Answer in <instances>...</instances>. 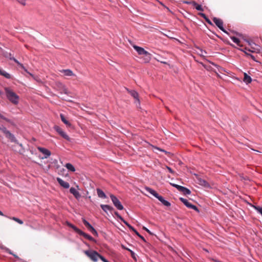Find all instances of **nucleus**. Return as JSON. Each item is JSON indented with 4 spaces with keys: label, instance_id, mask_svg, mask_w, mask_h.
<instances>
[{
    "label": "nucleus",
    "instance_id": "nucleus-21",
    "mask_svg": "<svg viewBox=\"0 0 262 262\" xmlns=\"http://www.w3.org/2000/svg\"><path fill=\"white\" fill-rule=\"evenodd\" d=\"M97 192L98 196L99 198H102V199H105L106 198L105 194L101 189H100L99 188H97Z\"/></svg>",
    "mask_w": 262,
    "mask_h": 262
},
{
    "label": "nucleus",
    "instance_id": "nucleus-29",
    "mask_svg": "<svg viewBox=\"0 0 262 262\" xmlns=\"http://www.w3.org/2000/svg\"><path fill=\"white\" fill-rule=\"evenodd\" d=\"M78 234L83 236V237H84L85 238H87V236L89 235V234H88L87 233L83 232L82 231H81V230L79 231V232H78Z\"/></svg>",
    "mask_w": 262,
    "mask_h": 262
},
{
    "label": "nucleus",
    "instance_id": "nucleus-18",
    "mask_svg": "<svg viewBox=\"0 0 262 262\" xmlns=\"http://www.w3.org/2000/svg\"><path fill=\"white\" fill-rule=\"evenodd\" d=\"M151 58V55L149 53L147 52L143 57V60L144 62L148 63L149 62Z\"/></svg>",
    "mask_w": 262,
    "mask_h": 262
},
{
    "label": "nucleus",
    "instance_id": "nucleus-23",
    "mask_svg": "<svg viewBox=\"0 0 262 262\" xmlns=\"http://www.w3.org/2000/svg\"><path fill=\"white\" fill-rule=\"evenodd\" d=\"M0 75L7 79H10L11 78V75L9 73L1 69H0Z\"/></svg>",
    "mask_w": 262,
    "mask_h": 262
},
{
    "label": "nucleus",
    "instance_id": "nucleus-32",
    "mask_svg": "<svg viewBox=\"0 0 262 262\" xmlns=\"http://www.w3.org/2000/svg\"><path fill=\"white\" fill-rule=\"evenodd\" d=\"M115 214L119 218L122 222L124 220L123 218L117 212H115Z\"/></svg>",
    "mask_w": 262,
    "mask_h": 262
},
{
    "label": "nucleus",
    "instance_id": "nucleus-28",
    "mask_svg": "<svg viewBox=\"0 0 262 262\" xmlns=\"http://www.w3.org/2000/svg\"><path fill=\"white\" fill-rule=\"evenodd\" d=\"M253 207L262 215V208L256 206H253Z\"/></svg>",
    "mask_w": 262,
    "mask_h": 262
},
{
    "label": "nucleus",
    "instance_id": "nucleus-48",
    "mask_svg": "<svg viewBox=\"0 0 262 262\" xmlns=\"http://www.w3.org/2000/svg\"><path fill=\"white\" fill-rule=\"evenodd\" d=\"M241 50L244 51L247 55H250L253 59H254V57L252 55L248 54L245 51H244L243 50Z\"/></svg>",
    "mask_w": 262,
    "mask_h": 262
},
{
    "label": "nucleus",
    "instance_id": "nucleus-14",
    "mask_svg": "<svg viewBox=\"0 0 262 262\" xmlns=\"http://www.w3.org/2000/svg\"><path fill=\"white\" fill-rule=\"evenodd\" d=\"M133 47L139 55H144L148 52L147 51H145L143 48L138 47L137 46L135 45L133 46Z\"/></svg>",
    "mask_w": 262,
    "mask_h": 262
},
{
    "label": "nucleus",
    "instance_id": "nucleus-22",
    "mask_svg": "<svg viewBox=\"0 0 262 262\" xmlns=\"http://www.w3.org/2000/svg\"><path fill=\"white\" fill-rule=\"evenodd\" d=\"M244 81L247 83V84H248V83H250L252 81V79L250 77V76H249V75H248V74L246 73H244V79H243Z\"/></svg>",
    "mask_w": 262,
    "mask_h": 262
},
{
    "label": "nucleus",
    "instance_id": "nucleus-2",
    "mask_svg": "<svg viewBox=\"0 0 262 262\" xmlns=\"http://www.w3.org/2000/svg\"><path fill=\"white\" fill-rule=\"evenodd\" d=\"M5 92L7 98L13 104H16L18 102L19 97L11 90L5 88Z\"/></svg>",
    "mask_w": 262,
    "mask_h": 262
},
{
    "label": "nucleus",
    "instance_id": "nucleus-26",
    "mask_svg": "<svg viewBox=\"0 0 262 262\" xmlns=\"http://www.w3.org/2000/svg\"><path fill=\"white\" fill-rule=\"evenodd\" d=\"M67 225L71 228H72L76 232H77V233H78V232H79V231L80 230V229H79L78 228H77L75 226H74V225L70 223H67Z\"/></svg>",
    "mask_w": 262,
    "mask_h": 262
},
{
    "label": "nucleus",
    "instance_id": "nucleus-54",
    "mask_svg": "<svg viewBox=\"0 0 262 262\" xmlns=\"http://www.w3.org/2000/svg\"><path fill=\"white\" fill-rule=\"evenodd\" d=\"M0 215H2V216L4 215V214L3 213V212L1 210H0Z\"/></svg>",
    "mask_w": 262,
    "mask_h": 262
},
{
    "label": "nucleus",
    "instance_id": "nucleus-56",
    "mask_svg": "<svg viewBox=\"0 0 262 262\" xmlns=\"http://www.w3.org/2000/svg\"><path fill=\"white\" fill-rule=\"evenodd\" d=\"M1 94H2V92L0 91V95H1Z\"/></svg>",
    "mask_w": 262,
    "mask_h": 262
},
{
    "label": "nucleus",
    "instance_id": "nucleus-1",
    "mask_svg": "<svg viewBox=\"0 0 262 262\" xmlns=\"http://www.w3.org/2000/svg\"><path fill=\"white\" fill-rule=\"evenodd\" d=\"M145 189L148 192L150 193L151 194H152L155 197L157 198L159 200V201H160L164 205L167 207L170 206V203L169 202L165 200L162 196L159 195V194L154 189L148 187H145Z\"/></svg>",
    "mask_w": 262,
    "mask_h": 262
},
{
    "label": "nucleus",
    "instance_id": "nucleus-37",
    "mask_svg": "<svg viewBox=\"0 0 262 262\" xmlns=\"http://www.w3.org/2000/svg\"><path fill=\"white\" fill-rule=\"evenodd\" d=\"M19 3L21 4L22 5H26V0H16Z\"/></svg>",
    "mask_w": 262,
    "mask_h": 262
},
{
    "label": "nucleus",
    "instance_id": "nucleus-46",
    "mask_svg": "<svg viewBox=\"0 0 262 262\" xmlns=\"http://www.w3.org/2000/svg\"><path fill=\"white\" fill-rule=\"evenodd\" d=\"M6 251H7V252H8L9 253H10V254L13 255L14 256H15V257H16V255H14V254H13L11 252V251L9 249H6Z\"/></svg>",
    "mask_w": 262,
    "mask_h": 262
},
{
    "label": "nucleus",
    "instance_id": "nucleus-25",
    "mask_svg": "<svg viewBox=\"0 0 262 262\" xmlns=\"http://www.w3.org/2000/svg\"><path fill=\"white\" fill-rule=\"evenodd\" d=\"M231 39L233 40V41L235 43H236L238 46L242 47V45H241V41L237 38L234 37V36H231L230 37Z\"/></svg>",
    "mask_w": 262,
    "mask_h": 262
},
{
    "label": "nucleus",
    "instance_id": "nucleus-43",
    "mask_svg": "<svg viewBox=\"0 0 262 262\" xmlns=\"http://www.w3.org/2000/svg\"><path fill=\"white\" fill-rule=\"evenodd\" d=\"M205 20H206V21L208 24H210V25H212V23H211V20H210L208 17H207L206 19H205Z\"/></svg>",
    "mask_w": 262,
    "mask_h": 262
},
{
    "label": "nucleus",
    "instance_id": "nucleus-33",
    "mask_svg": "<svg viewBox=\"0 0 262 262\" xmlns=\"http://www.w3.org/2000/svg\"><path fill=\"white\" fill-rule=\"evenodd\" d=\"M195 9L199 11H203V9L202 8L201 5H199V4L196 6Z\"/></svg>",
    "mask_w": 262,
    "mask_h": 262
},
{
    "label": "nucleus",
    "instance_id": "nucleus-45",
    "mask_svg": "<svg viewBox=\"0 0 262 262\" xmlns=\"http://www.w3.org/2000/svg\"><path fill=\"white\" fill-rule=\"evenodd\" d=\"M191 4L193 5V6L195 7V8L196 7V6L198 5L196 2H195V1H192Z\"/></svg>",
    "mask_w": 262,
    "mask_h": 262
},
{
    "label": "nucleus",
    "instance_id": "nucleus-8",
    "mask_svg": "<svg viewBox=\"0 0 262 262\" xmlns=\"http://www.w3.org/2000/svg\"><path fill=\"white\" fill-rule=\"evenodd\" d=\"M110 198L114 205V206L120 210L123 209V206L121 204L120 201L113 194L110 195Z\"/></svg>",
    "mask_w": 262,
    "mask_h": 262
},
{
    "label": "nucleus",
    "instance_id": "nucleus-55",
    "mask_svg": "<svg viewBox=\"0 0 262 262\" xmlns=\"http://www.w3.org/2000/svg\"><path fill=\"white\" fill-rule=\"evenodd\" d=\"M248 43L249 45L252 46V44L250 42H248Z\"/></svg>",
    "mask_w": 262,
    "mask_h": 262
},
{
    "label": "nucleus",
    "instance_id": "nucleus-27",
    "mask_svg": "<svg viewBox=\"0 0 262 262\" xmlns=\"http://www.w3.org/2000/svg\"><path fill=\"white\" fill-rule=\"evenodd\" d=\"M10 219L15 221V222H17L19 224H23V222L21 220H20V219H18L17 217H11V218H10Z\"/></svg>",
    "mask_w": 262,
    "mask_h": 262
},
{
    "label": "nucleus",
    "instance_id": "nucleus-10",
    "mask_svg": "<svg viewBox=\"0 0 262 262\" xmlns=\"http://www.w3.org/2000/svg\"><path fill=\"white\" fill-rule=\"evenodd\" d=\"M82 222L85 227L88 230L92 232V233L95 236H98V233L96 230L92 226V225L85 219H82Z\"/></svg>",
    "mask_w": 262,
    "mask_h": 262
},
{
    "label": "nucleus",
    "instance_id": "nucleus-15",
    "mask_svg": "<svg viewBox=\"0 0 262 262\" xmlns=\"http://www.w3.org/2000/svg\"><path fill=\"white\" fill-rule=\"evenodd\" d=\"M57 181L58 183L62 187L64 188H69L70 187V185L69 183L63 181L62 179L59 178H57Z\"/></svg>",
    "mask_w": 262,
    "mask_h": 262
},
{
    "label": "nucleus",
    "instance_id": "nucleus-30",
    "mask_svg": "<svg viewBox=\"0 0 262 262\" xmlns=\"http://www.w3.org/2000/svg\"><path fill=\"white\" fill-rule=\"evenodd\" d=\"M199 181H200V184L201 185H203V186H206L207 185H208V183H207L206 181H205V180H204L200 179V180H199Z\"/></svg>",
    "mask_w": 262,
    "mask_h": 262
},
{
    "label": "nucleus",
    "instance_id": "nucleus-47",
    "mask_svg": "<svg viewBox=\"0 0 262 262\" xmlns=\"http://www.w3.org/2000/svg\"><path fill=\"white\" fill-rule=\"evenodd\" d=\"M170 185H172V186L176 188H177V186H179V185L175 184L173 183H170Z\"/></svg>",
    "mask_w": 262,
    "mask_h": 262
},
{
    "label": "nucleus",
    "instance_id": "nucleus-12",
    "mask_svg": "<svg viewBox=\"0 0 262 262\" xmlns=\"http://www.w3.org/2000/svg\"><path fill=\"white\" fill-rule=\"evenodd\" d=\"M126 90L131 95V96L136 100L135 102H137L138 104H140L138 93L134 90H129L127 88H126Z\"/></svg>",
    "mask_w": 262,
    "mask_h": 262
},
{
    "label": "nucleus",
    "instance_id": "nucleus-24",
    "mask_svg": "<svg viewBox=\"0 0 262 262\" xmlns=\"http://www.w3.org/2000/svg\"><path fill=\"white\" fill-rule=\"evenodd\" d=\"M65 166L70 171L73 172L75 171V168L71 163H67Z\"/></svg>",
    "mask_w": 262,
    "mask_h": 262
},
{
    "label": "nucleus",
    "instance_id": "nucleus-17",
    "mask_svg": "<svg viewBox=\"0 0 262 262\" xmlns=\"http://www.w3.org/2000/svg\"><path fill=\"white\" fill-rule=\"evenodd\" d=\"M70 192L73 194V195L76 198L78 199L80 197L79 192L76 190L74 187H71L70 189Z\"/></svg>",
    "mask_w": 262,
    "mask_h": 262
},
{
    "label": "nucleus",
    "instance_id": "nucleus-31",
    "mask_svg": "<svg viewBox=\"0 0 262 262\" xmlns=\"http://www.w3.org/2000/svg\"><path fill=\"white\" fill-rule=\"evenodd\" d=\"M123 223L126 225L129 229H133V226H132L129 224H128L126 221H125L124 220L122 221Z\"/></svg>",
    "mask_w": 262,
    "mask_h": 262
},
{
    "label": "nucleus",
    "instance_id": "nucleus-6",
    "mask_svg": "<svg viewBox=\"0 0 262 262\" xmlns=\"http://www.w3.org/2000/svg\"><path fill=\"white\" fill-rule=\"evenodd\" d=\"M0 130H1L6 136V137L9 138L11 141L14 142L15 141L14 136L7 129V128L4 126H0Z\"/></svg>",
    "mask_w": 262,
    "mask_h": 262
},
{
    "label": "nucleus",
    "instance_id": "nucleus-50",
    "mask_svg": "<svg viewBox=\"0 0 262 262\" xmlns=\"http://www.w3.org/2000/svg\"><path fill=\"white\" fill-rule=\"evenodd\" d=\"M0 117L3 119H5V120H6V118H5L3 115H2L1 114H0Z\"/></svg>",
    "mask_w": 262,
    "mask_h": 262
},
{
    "label": "nucleus",
    "instance_id": "nucleus-7",
    "mask_svg": "<svg viewBox=\"0 0 262 262\" xmlns=\"http://www.w3.org/2000/svg\"><path fill=\"white\" fill-rule=\"evenodd\" d=\"M213 21L214 23V24L216 25L217 27L221 30L224 33L229 34L228 32L225 30V29L223 27V20L219 18L214 17L213 18Z\"/></svg>",
    "mask_w": 262,
    "mask_h": 262
},
{
    "label": "nucleus",
    "instance_id": "nucleus-52",
    "mask_svg": "<svg viewBox=\"0 0 262 262\" xmlns=\"http://www.w3.org/2000/svg\"><path fill=\"white\" fill-rule=\"evenodd\" d=\"M158 61H160V60H158ZM160 62L164 64H167V63L165 61H160Z\"/></svg>",
    "mask_w": 262,
    "mask_h": 262
},
{
    "label": "nucleus",
    "instance_id": "nucleus-38",
    "mask_svg": "<svg viewBox=\"0 0 262 262\" xmlns=\"http://www.w3.org/2000/svg\"><path fill=\"white\" fill-rule=\"evenodd\" d=\"M86 239H88L91 241H93V242L95 241V239H94V238L93 237H92L91 236H90V235L87 236Z\"/></svg>",
    "mask_w": 262,
    "mask_h": 262
},
{
    "label": "nucleus",
    "instance_id": "nucleus-36",
    "mask_svg": "<svg viewBox=\"0 0 262 262\" xmlns=\"http://www.w3.org/2000/svg\"><path fill=\"white\" fill-rule=\"evenodd\" d=\"M99 258L102 260L103 262H109L106 259H105L103 256L101 255L100 254V257H99Z\"/></svg>",
    "mask_w": 262,
    "mask_h": 262
},
{
    "label": "nucleus",
    "instance_id": "nucleus-11",
    "mask_svg": "<svg viewBox=\"0 0 262 262\" xmlns=\"http://www.w3.org/2000/svg\"><path fill=\"white\" fill-rule=\"evenodd\" d=\"M54 129L64 139L67 140H70L69 137L66 134V133L63 131V130L58 126L55 125Z\"/></svg>",
    "mask_w": 262,
    "mask_h": 262
},
{
    "label": "nucleus",
    "instance_id": "nucleus-4",
    "mask_svg": "<svg viewBox=\"0 0 262 262\" xmlns=\"http://www.w3.org/2000/svg\"><path fill=\"white\" fill-rule=\"evenodd\" d=\"M54 88L57 91H59L60 93H64L66 94H68V91L66 86L61 82L57 81L54 84Z\"/></svg>",
    "mask_w": 262,
    "mask_h": 262
},
{
    "label": "nucleus",
    "instance_id": "nucleus-16",
    "mask_svg": "<svg viewBox=\"0 0 262 262\" xmlns=\"http://www.w3.org/2000/svg\"><path fill=\"white\" fill-rule=\"evenodd\" d=\"M60 72L63 73L65 76H76L73 71L70 69L61 70Z\"/></svg>",
    "mask_w": 262,
    "mask_h": 262
},
{
    "label": "nucleus",
    "instance_id": "nucleus-39",
    "mask_svg": "<svg viewBox=\"0 0 262 262\" xmlns=\"http://www.w3.org/2000/svg\"><path fill=\"white\" fill-rule=\"evenodd\" d=\"M86 239H88L91 241H93V242L95 241V239H94V238L93 237H92L91 236H90V235L87 236Z\"/></svg>",
    "mask_w": 262,
    "mask_h": 262
},
{
    "label": "nucleus",
    "instance_id": "nucleus-44",
    "mask_svg": "<svg viewBox=\"0 0 262 262\" xmlns=\"http://www.w3.org/2000/svg\"><path fill=\"white\" fill-rule=\"evenodd\" d=\"M143 229L144 230H145L146 232H147L148 233H149L150 234H152L151 232L147 228L143 227Z\"/></svg>",
    "mask_w": 262,
    "mask_h": 262
},
{
    "label": "nucleus",
    "instance_id": "nucleus-3",
    "mask_svg": "<svg viewBox=\"0 0 262 262\" xmlns=\"http://www.w3.org/2000/svg\"><path fill=\"white\" fill-rule=\"evenodd\" d=\"M84 253L94 262H97L100 257V254L93 250L84 251Z\"/></svg>",
    "mask_w": 262,
    "mask_h": 262
},
{
    "label": "nucleus",
    "instance_id": "nucleus-41",
    "mask_svg": "<svg viewBox=\"0 0 262 262\" xmlns=\"http://www.w3.org/2000/svg\"><path fill=\"white\" fill-rule=\"evenodd\" d=\"M166 168L168 169L169 172L171 173H174V171L170 167L167 166Z\"/></svg>",
    "mask_w": 262,
    "mask_h": 262
},
{
    "label": "nucleus",
    "instance_id": "nucleus-20",
    "mask_svg": "<svg viewBox=\"0 0 262 262\" xmlns=\"http://www.w3.org/2000/svg\"><path fill=\"white\" fill-rule=\"evenodd\" d=\"M100 207L105 212H107V210L112 211L113 210V208L112 206L107 205H101Z\"/></svg>",
    "mask_w": 262,
    "mask_h": 262
},
{
    "label": "nucleus",
    "instance_id": "nucleus-19",
    "mask_svg": "<svg viewBox=\"0 0 262 262\" xmlns=\"http://www.w3.org/2000/svg\"><path fill=\"white\" fill-rule=\"evenodd\" d=\"M60 118H61V121L67 126H69V127H70L71 126V123L68 121L65 116H64V115L61 114L60 115Z\"/></svg>",
    "mask_w": 262,
    "mask_h": 262
},
{
    "label": "nucleus",
    "instance_id": "nucleus-35",
    "mask_svg": "<svg viewBox=\"0 0 262 262\" xmlns=\"http://www.w3.org/2000/svg\"><path fill=\"white\" fill-rule=\"evenodd\" d=\"M99 258L102 260L103 262H109L106 259H105L103 256L101 255L100 254V257H99Z\"/></svg>",
    "mask_w": 262,
    "mask_h": 262
},
{
    "label": "nucleus",
    "instance_id": "nucleus-53",
    "mask_svg": "<svg viewBox=\"0 0 262 262\" xmlns=\"http://www.w3.org/2000/svg\"><path fill=\"white\" fill-rule=\"evenodd\" d=\"M245 50H248V51L252 52H253V51H252V50H248V49H247V48H245Z\"/></svg>",
    "mask_w": 262,
    "mask_h": 262
},
{
    "label": "nucleus",
    "instance_id": "nucleus-49",
    "mask_svg": "<svg viewBox=\"0 0 262 262\" xmlns=\"http://www.w3.org/2000/svg\"><path fill=\"white\" fill-rule=\"evenodd\" d=\"M183 3H185V4H191L192 2H188V1H183Z\"/></svg>",
    "mask_w": 262,
    "mask_h": 262
},
{
    "label": "nucleus",
    "instance_id": "nucleus-51",
    "mask_svg": "<svg viewBox=\"0 0 262 262\" xmlns=\"http://www.w3.org/2000/svg\"><path fill=\"white\" fill-rule=\"evenodd\" d=\"M130 230L133 231L135 233H136V231H137L133 227V229H131Z\"/></svg>",
    "mask_w": 262,
    "mask_h": 262
},
{
    "label": "nucleus",
    "instance_id": "nucleus-9",
    "mask_svg": "<svg viewBox=\"0 0 262 262\" xmlns=\"http://www.w3.org/2000/svg\"><path fill=\"white\" fill-rule=\"evenodd\" d=\"M180 200L183 203H184V204L187 206L188 208H191V209H192L198 212H199V209L198 208H197V207L195 205H192V204H191L189 202H188V200H187L186 199H184L183 198H180Z\"/></svg>",
    "mask_w": 262,
    "mask_h": 262
},
{
    "label": "nucleus",
    "instance_id": "nucleus-13",
    "mask_svg": "<svg viewBox=\"0 0 262 262\" xmlns=\"http://www.w3.org/2000/svg\"><path fill=\"white\" fill-rule=\"evenodd\" d=\"M177 189L185 195H188L191 193V191L189 189L182 186H177Z\"/></svg>",
    "mask_w": 262,
    "mask_h": 262
},
{
    "label": "nucleus",
    "instance_id": "nucleus-42",
    "mask_svg": "<svg viewBox=\"0 0 262 262\" xmlns=\"http://www.w3.org/2000/svg\"><path fill=\"white\" fill-rule=\"evenodd\" d=\"M12 59L13 60H14V61L15 62H16L18 64L20 65V66L21 67H22V68H24L23 66L21 64H20V63H19V62H18V61L16 59H15L14 58H12Z\"/></svg>",
    "mask_w": 262,
    "mask_h": 262
},
{
    "label": "nucleus",
    "instance_id": "nucleus-40",
    "mask_svg": "<svg viewBox=\"0 0 262 262\" xmlns=\"http://www.w3.org/2000/svg\"><path fill=\"white\" fill-rule=\"evenodd\" d=\"M199 15L200 16H201V17H202L204 19H206L207 17L206 16V15L204 13H199Z\"/></svg>",
    "mask_w": 262,
    "mask_h": 262
},
{
    "label": "nucleus",
    "instance_id": "nucleus-34",
    "mask_svg": "<svg viewBox=\"0 0 262 262\" xmlns=\"http://www.w3.org/2000/svg\"><path fill=\"white\" fill-rule=\"evenodd\" d=\"M137 235H138L141 239H142L143 241L145 242V238L141 235L138 231H136L135 233Z\"/></svg>",
    "mask_w": 262,
    "mask_h": 262
},
{
    "label": "nucleus",
    "instance_id": "nucleus-5",
    "mask_svg": "<svg viewBox=\"0 0 262 262\" xmlns=\"http://www.w3.org/2000/svg\"><path fill=\"white\" fill-rule=\"evenodd\" d=\"M37 149L42 154V156H41L40 155L38 156L40 159H47L51 155V151L47 148L38 147Z\"/></svg>",
    "mask_w": 262,
    "mask_h": 262
}]
</instances>
